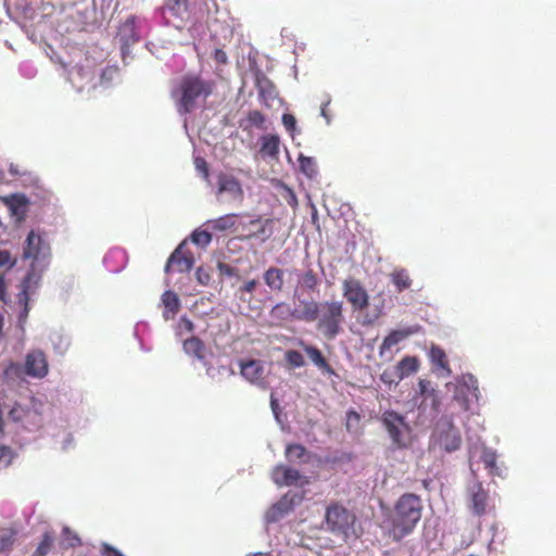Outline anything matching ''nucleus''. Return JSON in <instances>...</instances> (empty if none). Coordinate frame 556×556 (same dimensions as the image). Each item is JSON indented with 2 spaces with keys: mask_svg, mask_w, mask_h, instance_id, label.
<instances>
[{
  "mask_svg": "<svg viewBox=\"0 0 556 556\" xmlns=\"http://www.w3.org/2000/svg\"><path fill=\"white\" fill-rule=\"evenodd\" d=\"M422 508L420 496L414 493L400 496L389 515L388 538L400 542L410 534L421 519Z\"/></svg>",
  "mask_w": 556,
  "mask_h": 556,
  "instance_id": "obj_1",
  "label": "nucleus"
},
{
  "mask_svg": "<svg viewBox=\"0 0 556 556\" xmlns=\"http://www.w3.org/2000/svg\"><path fill=\"white\" fill-rule=\"evenodd\" d=\"M214 89V80L205 79L200 74L187 73L180 77L172 96L177 100L179 112L186 114L195 108L199 100H206L212 96Z\"/></svg>",
  "mask_w": 556,
  "mask_h": 556,
  "instance_id": "obj_2",
  "label": "nucleus"
},
{
  "mask_svg": "<svg viewBox=\"0 0 556 556\" xmlns=\"http://www.w3.org/2000/svg\"><path fill=\"white\" fill-rule=\"evenodd\" d=\"M344 308L341 301L320 302L316 329L326 339L333 340L342 331L344 324Z\"/></svg>",
  "mask_w": 556,
  "mask_h": 556,
  "instance_id": "obj_3",
  "label": "nucleus"
},
{
  "mask_svg": "<svg viewBox=\"0 0 556 556\" xmlns=\"http://www.w3.org/2000/svg\"><path fill=\"white\" fill-rule=\"evenodd\" d=\"M387 429L394 447H406L410 442V429L402 416L394 413L384 414Z\"/></svg>",
  "mask_w": 556,
  "mask_h": 556,
  "instance_id": "obj_4",
  "label": "nucleus"
},
{
  "mask_svg": "<svg viewBox=\"0 0 556 556\" xmlns=\"http://www.w3.org/2000/svg\"><path fill=\"white\" fill-rule=\"evenodd\" d=\"M434 442L445 452H454L460 447L462 437L451 420H440L434 434Z\"/></svg>",
  "mask_w": 556,
  "mask_h": 556,
  "instance_id": "obj_5",
  "label": "nucleus"
},
{
  "mask_svg": "<svg viewBox=\"0 0 556 556\" xmlns=\"http://www.w3.org/2000/svg\"><path fill=\"white\" fill-rule=\"evenodd\" d=\"M355 517L345 507L333 504L327 508L326 521L331 531L346 533Z\"/></svg>",
  "mask_w": 556,
  "mask_h": 556,
  "instance_id": "obj_6",
  "label": "nucleus"
},
{
  "mask_svg": "<svg viewBox=\"0 0 556 556\" xmlns=\"http://www.w3.org/2000/svg\"><path fill=\"white\" fill-rule=\"evenodd\" d=\"M187 242L182 241L170 254L165 265V273H169L173 266L178 273H188L194 265L193 253L187 249Z\"/></svg>",
  "mask_w": 556,
  "mask_h": 556,
  "instance_id": "obj_7",
  "label": "nucleus"
},
{
  "mask_svg": "<svg viewBox=\"0 0 556 556\" xmlns=\"http://www.w3.org/2000/svg\"><path fill=\"white\" fill-rule=\"evenodd\" d=\"M217 193H227L231 201L242 203L244 191L240 180L231 174L219 173L217 176Z\"/></svg>",
  "mask_w": 556,
  "mask_h": 556,
  "instance_id": "obj_8",
  "label": "nucleus"
},
{
  "mask_svg": "<svg viewBox=\"0 0 556 556\" xmlns=\"http://www.w3.org/2000/svg\"><path fill=\"white\" fill-rule=\"evenodd\" d=\"M50 255V247L42 237L37 233L35 230H31L26 240L23 250V258L24 260H39L45 258Z\"/></svg>",
  "mask_w": 556,
  "mask_h": 556,
  "instance_id": "obj_9",
  "label": "nucleus"
},
{
  "mask_svg": "<svg viewBox=\"0 0 556 556\" xmlns=\"http://www.w3.org/2000/svg\"><path fill=\"white\" fill-rule=\"evenodd\" d=\"M343 295L353 306L354 311H362L368 306V295L359 281L346 279L343 282Z\"/></svg>",
  "mask_w": 556,
  "mask_h": 556,
  "instance_id": "obj_10",
  "label": "nucleus"
},
{
  "mask_svg": "<svg viewBox=\"0 0 556 556\" xmlns=\"http://www.w3.org/2000/svg\"><path fill=\"white\" fill-rule=\"evenodd\" d=\"M239 366L240 374L244 379L262 389L267 388V383L265 380V367L262 361H240Z\"/></svg>",
  "mask_w": 556,
  "mask_h": 556,
  "instance_id": "obj_11",
  "label": "nucleus"
},
{
  "mask_svg": "<svg viewBox=\"0 0 556 556\" xmlns=\"http://www.w3.org/2000/svg\"><path fill=\"white\" fill-rule=\"evenodd\" d=\"M25 372L34 378H43L48 374V361L40 350L29 352L25 357Z\"/></svg>",
  "mask_w": 556,
  "mask_h": 556,
  "instance_id": "obj_12",
  "label": "nucleus"
},
{
  "mask_svg": "<svg viewBox=\"0 0 556 556\" xmlns=\"http://www.w3.org/2000/svg\"><path fill=\"white\" fill-rule=\"evenodd\" d=\"M320 302L314 300H300L292 309L291 319L313 323L318 318Z\"/></svg>",
  "mask_w": 556,
  "mask_h": 556,
  "instance_id": "obj_13",
  "label": "nucleus"
},
{
  "mask_svg": "<svg viewBox=\"0 0 556 556\" xmlns=\"http://www.w3.org/2000/svg\"><path fill=\"white\" fill-rule=\"evenodd\" d=\"M33 274H27L18 285V292L15 296L14 304L18 308V318L25 321L29 313V289L31 286Z\"/></svg>",
  "mask_w": 556,
  "mask_h": 556,
  "instance_id": "obj_14",
  "label": "nucleus"
},
{
  "mask_svg": "<svg viewBox=\"0 0 556 556\" xmlns=\"http://www.w3.org/2000/svg\"><path fill=\"white\" fill-rule=\"evenodd\" d=\"M271 479L275 484L282 485H295L302 479V476L299 470L286 466V465H277L271 472Z\"/></svg>",
  "mask_w": 556,
  "mask_h": 556,
  "instance_id": "obj_15",
  "label": "nucleus"
},
{
  "mask_svg": "<svg viewBox=\"0 0 556 556\" xmlns=\"http://www.w3.org/2000/svg\"><path fill=\"white\" fill-rule=\"evenodd\" d=\"M1 201L9 207L12 215L20 220L24 219L29 205L28 198L23 193H12L1 198Z\"/></svg>",
  "mask_w": 556,
  "mask_h": 556,
  "instance_id": "obj_16",
  "label": "nucleus"
},
{
  "mask_svg": "<svg viewBox=\"0 0 556 556\" xmlns=\"http://www.w3.org/2000/svg\"><path fill=\"white\" fill-rule=\"evenodd\" d=\"M118 38L123 48L129 47L140 40L135 16L127 17L126 21L119 26Z\"/></svg>",
  "mask_w": 556,
  "mask_h": 556,
  "instance_id": "obj_17",
  "label": "nucleus"
},
{
  "mask_svg": "<svg viewBox=\"0 0 556 556\" xmlns=\"http://www.w3.org/2000/svg\"><path fill=\"white\" fill-rule=\"evenodd\" d=\"M263 280L274 293H280L285 289V270L277 266H269L263 274Z\"/></svg>",
  "mask_w": 556,
  "mask_h": 556,
  "instance_id": "obj_18",
  "label": "nucleus"
},
{
  "mask_svg": "<svg viewBox=\"0 0 556 556\" xmlns=\"http://www.w3.org/2000/svg\"><path fill=\"white\" fill-rule=\"evenodd\" d=\"M489 494L480 482L470 488L471 510L477 516H482L486 510Z\"/></svg>",
  "mask_w": 556,
  "mask_h": 556,
  "instance_id": "obj_19",
  "label": "nucleus"
},
{
  "mask_svg": "<svg viewBox=\"0 0 556 556\" xmlns=\"http://www.w3.org/2000/svg\"><path fill=\"white\" fill-rule=\"evenodd\" d=\"M255 86L258 90L260 98L267 106L269 105V101L276 99L278 96L276 86L264 74L256 75Z\"/></svg>",
  "mask_w": 556,
  "mask_h": 556,
  "instance_id": "obj_20",
  "label": "nucleus"
},
{
  "mask_svg": "<svg viewBox=\"0 0 556 556\" xmlns=\"http://www.w3.org/2000/svg\"><path fill=\"white\" fill-rule=\"evenodd\" d=\"M280 139L277 135H265L261 137L260 154L263 157L277 159L279 155Z\"/></svg>",
  "mask_w": 556,
  "mask_h": 556,
  "instance_id": "obj_21",
  "label": "nucleus"
},
{
  "mask_svg": "<svg viewBox=\"0 0 556 556\" xmlns=\"http://www.w3.org/2000/svg\"><path fill=\"white\" fill-rule=\"evenodd\" d=\"M162 303L164 305L163 317L165 320H169L175 317V315L180 309V301L178 295L170 290L165 291L162 294Z\"/></svg>",
  "mask_w": 556,
  "mask_h": 556,
  "instance_id": "obj_22",
  "label": "nucleus"
},
{
  "mask_svg": "<svg viewBox=\"0 0 556 556\" xmlns=\"http://www.w3.org/2000/svg\"><path fill=\"white\" fill-rule=\"evenodd\" d=\"M266 119L262 112L257 110L250 111L245 118L241 119L239 126L243 131L251 132L253 128L266 129Z\"/></svg>",
  "mask_w": 556,
  "mask_h": 556,
  "instance_id": "obj_23",
  "label": "nucleus"
},
{
  "mask_svg": "<svg viewBox=\"0 0 556 556\" xmlns=\"http://www.w3.org/2000/svg\"><path fill=\"white\" fill-rule=\"evenodd\" d=\"M238 217V214H226L207 220L206 226L213 231H226L236 227Z\"/></svg>",
  "mask_w": 556,
  "mask_h": 556,
  "instance_id": "obj_24",
  "label": "nucleus"
},
{
  "mask_svg": "<svg viewBox=\"0 0 556 556\" xmlns=\"http://www.w3.org/2000/svg\"><path fill=\"white\" fill-rule=\"evenodd\" d=\"M164 7L165 10L180 22H185L189 18L188 0H165Z\"/></svg>",
  "mask_w": 556,
  "mask_h": 556,
  "instance_id": "obj_25",
  "label": "nucleus"
},
{
  "mask_svg": "<svg viewBox=\"0 0 556 556\" xmlns=\"http://www.w3.org/2000/svg\"><path fill=\"white\" fill-rule=\"evenodd\" d=\"M319 282L318 275L312 268L306 269L298 277L299 287L309 292L317 291Z\"/></svg>",
  "mask_w": 556,
  "mask_h": 556,
  "instance_id": "obj_26",
  "label": "nucleus"
},
{
  "mask_svg": "<svg viewBox=\"0 0 556 556\" xmlns=\"http://www.w3.org/2000/svg\"><path fill=\"white\" fill-rule=\"evenodd\" d=\"M419 368V361L415 356H406L396 365V377L399 379H403L414 372H416Z\"/></svg>",
  "mask_w": 556,
  "mask_h": 556,
  "instance_id": "obj_27",
  "label": "nucleus"
},
{
  "mask_svg": "<svg viewBox=\"0 0 556 556\" xmlns=\"http://www.w3.org/2000/svg\"><path fill=\"white\" fill-rule=\"evenodd\" d=\"M299 344L303 348L304 352L318 368L323 370H330L328 362L316 346L308 345L304 341H300Z\"/></svg>",
  "mask_w": 556,
  "mask_h": 556,
  "instance_id": "obj_28",
  "label": "nucleus"
},
{
  "mask_svg": "<svg viewBox=\"0 0 556 556\" xmlns=\"http://www.w3.org/2000/svg\"><path fill=\"white\" fill-rule=\"evenodd\" d=\"M390 278L397 292L407 290L412 286V279L405 269L394 270L390 274Z\"/></svg>",
  "mask_w": 556,
  "mask_h": 556,
  "instance_id": "obj_29",
  "label": "nucleus"
},
{
  "mask_svg": "<svg viewBox=\"0 0 556 556\" xmlns=\"http://www.w3.org/2000/svg\"><path fill=\"white\" fill-rule=\"evenodd\" d=\"M17 531L14 528H0V553L12 549Z\"/></svg>",
  "mask_w": 556,
  "mask_h": 556,
  "instance_id": "obj_30",
  "label": "nucleus"
},
{
  "mask_svg": "<svg viewBox=\"0 0 556 556\" xmlns=\"http://www.w3.org/2000/svg\"><path fill=\"white\" fill-rule=\"evenodd\" d=\"M417 329L406 328V329H397L391 331L387 337H384V349H389L399 342L403 341L410 334L415 333Z\"/></svg>",
  "mask_w": 556,
  "mask_h": 556,
  "instance_id": "obj_31",
  "label": "nucleus"
},
{
  "mask_svg": "<svg viewBox=\"0 0 556 556\" xmlns=\"http://www.w3.org/2000/svg\"><path fill=\"white\" fill-rule=\"evenodd\" d=\"M203 350L204 344L197 337H191L184 341V351L189 355H193L198 358H201L203 356Z\"/></svg>",
  "mask_w": 556,
  "mask_h": 556,
  "instance_id": "obj_32",
  "label": "nucleus"
},
{
  "mask_svg": "<svg viewBox=\"0 0 556 556\" xmlns=\"http://www.w3.org/2000/svg\"><path fill=\"white\" fill-rule=\"evenodd\" d=\"M290 509V505L286 500H281L274 504L269 511L267 513V518L269 521H277L280 519L285 514H287Z\"/></svg>",
  "mask_w": 556,
  "mask_h": 556,
  "instance_id": "obj_33",
  "label": "nucleus"
},
{
  "mask_svg": "<svg viewBox=\"0 0 556 556\" xmlns=\"http://www.w3.org/2000/svg\"><path fill=\"white\" fill-rule=\"evenodd\" d=\"M54 538L51 532H45L41 541L31 556H47L53 546Z\"/></svg>",
  "mask_w": 556,
  "mask_h": 556,
  "instance_id": "obj_34",
  "label": "nucleus"
},
{
  "mask_svg": "<svg viewBox=\"0 0 556 556\" xmlns=\"http://www.w3.org/2000/svg\"><path fill=\"white\" fill-rule=\"evenodd\" d=\"M299 164L301 172L308 178H313L317 175V165L314 159L308 156L300 155Z\"/></svg>",
  "mask_w": 556,
  "mask_h": 556,
  "instance_id": "obj_35",
  "label": "nucleus"
},
{
  "mask_svg": "<svg viewBox=\"0 0 556 556\" xmlns=\"http://www.w3.org/2000/svg\"><path fill=\"white\" fill-rule=\"evenodd\" d=\"M286 457L289 462L302 460L307 451L302 444H288L286 447Z\"/></svg>",
  "mask_w": 556,
  "mask_h": 556,
  "instance_id": "obj_36",
  "label": "nucleus"
},
{
  "mask_svg": "<svg viewBox=\"0 0 556 556\" xmlns=\"http://www.w3.org/2000/svg\"><path fill=\"white\" fill-rule=\"evenodd\" d=\"M430 357L434 365L450 372L446 354L441 348L432 346L430 350Z\"/></svg>",
  "mask_w": 556,
  "mask_h": 556,
  "instance_id": "obj_37",
  "label": "nucleus"
},
{
  "mask_svg": "<svg viewBox=\"0 0 556 556\" xmlns=\"http://www.w3.org/2000/svg\"><path fill=\"white\" fill-rule=\"evenodd\" d=\"M292 309L288 306L287 303L280 302L277 303L270 311V316L276 319L287 320L291 319Z\"/></svg>",
  "mask_w": 556,
  "mask_h": 556,
  "instance_id": "obj_38",
  "label": "nucleus"
},
{
  "mask_svg": "<svg viewBox=\"0 0 556 556\" xmlns=\"http://www.w3.org/2000/svg\"><path fill=\"white\" fill-rule=\"evenodd\" d=\"M191 241L194 244L205 248L211 243L212 235L206 230L197 229L191 235Z\"/></svg>",
  "mask_w": 556,
  "mask_h": 556,
  "instance_id": "obj_39",
  "label": "nucleus"
},
{
  "mask_svg": "<svg viewBox=\"0 0 556 556\" xmlns=\"http://www.w3.org/2000/svg\"><path fill=\"white\" fill-rule=\"evenodd\" d=\"M286 361L293 368H300L305 365L303 355L295 350H288L285 354Z\"/></svg>",
  "mask_w": 556,
  "mask_h": 556,
  "instance_id": "obj_40",
  "label": "nucleus"
},
{
  "mask_svg": "<svg viewBox=\"0 0 556 556\" xmlns=\"http://www.w3.org/2000/svg\"><path fill=\"white\" fill-rule=\"evenodd\" d=\"M418 384L421 396H424L425 400H427L428 397H432L433 404H435L437 395L435 390L431 386V382L429 380L420 379Z\"/></svg>",
  "mask_w": 556,
  "mask_h": 556,
  "instance_id": "obj_41",
  "label": "nucleus"
},
{
  "mask_svg": "<svg viewBox=\"0 0 556 556\" xmlns=\"http://www.w3.org/2000/svg\"><path fill=\"white\" fill-rule=\"evenodd\" d=\"M16 263V257H13L10 251L0 250V268L11 269Z\"/></svg>",
  "mask_w": 556,
  "mask_h": 556,
  "instance_id": "obj_42",
  "label": "nucleus"
},
{
  "mask_svg": "<svg viewBox=\"0 0 556 556\" xmlns=\"http://www.w3.org/2000/svg\"><path fill=\"white\" fill-rule=\"evenodd\" d=\"M194 167H195L197 172L203 177V179L208 180V177H210L208 164L203 157L197 156L194 159Z\"/></svg>",
  "mask_w": 556,
  "mask_h": 556,
  "instance_id": "obj_43",
  "label": "nucleus"
},
{
  "mask_svg": "<svg viewBox=\"0 0 556 556\" xmlns=\"http://www.w3.org/2000/svg\"><path fill=\"white\" fill-rule=\"evenodd\" d=\"M496 454L493 451H484L481 459L484 466L490 469L491 472H494L496 469Z\"/></svg>",
  "mask_w": 556,
  "mask_h": 556,
  "instance_id": "obj_44",
  "label": "nucleus"
},
{
  "mask_svg": "<svg viewBox=\"0 0 556 556\" xmlns=\"http://www.w3.org/2000/svg\"><path fill=\"white\" fill-rule=\"evenodd\" d=\"M195 279L202 286H207L211 282V273L208 268L199 266L195 270Z\"/></svg>",
  "mask_w": 556,
  "mask_h": 556,
  "instance_id": "obj_45",
  "label": "nucleus"
},
{
  "mask_svg": "<svg viewBox=\"0 0 556 556\" xmlns=\"http://www.w3.org/2000/svg\"><path fill=\"white\" fill-rule=\"evenodd\" d=\"M63 538L64 541L67 542V545L71 547L78 546L81 543L79 536L75 532H73L68 527L63 528Z\"/></svg>",
  "mask_w": 556,
  "mask_h": 556,
  "instance_id": "obj_46",
  "label": "nucleus"
},
{
  "mask_svg": "<svg viewBox=\"0 0 556 556\" xmlns=\"http://www.w3.org/2000/svg\"><path fill=\"white\" fill-rule=\"evenodd\" d=\"M13 459V453L10 447L0 446V468H7Z\"/></svg>",
  "mask_w": 556,
  "mask_h": 556,
  "instance_id": "obj_47",
  "label": "nucleus"
},
{
  "mask_svg": "<svg viewBox=\"0 0 556 556\" xmlns=\"http://www.w3.org/2000/svg\"><path fill=\"white\" fill-rule=\"evenodd\" d=\"M260 285L258 280L257 279H250V280H247L242 286H240L239 288V293L241 294L240 296L242 298L243 294H252L256 287Z\"/></svg>",
  "mask_w": 556,
  "mask_h": 556,
  "instance_id": "obj_48",
  "label": "nucleus"
},
{
  "mask_svg": "<svg viewBox=\"0 0 556 556\" xmlns=\"http://www.w3.org/2000/svg\"><path fill=\"white\" fill-rule=\"evenodd\" d=\"M271 220L270 219H266L264 223H262L261 218H254V219H251L250 220V225H256V224H262L260 229L253 233H250L248 235L249 238H252V237H262V236H265L266 235V226L268 224H270Z\"/></svg>",
  "mask_w": 556,
  "mask_h": 556,
  "instance_id": "obj_49",
  "label": "nucleus"
},
{
  "mask_svg": "<svg viewBox=\"0 0 556 556\" xmlns=\"http://www.w3.org/2000/svg\"><path fill=\"white\" fill-rule=\"evenodd\" d=\"M359 419H361V417L356 412H354V410L349 412L346 415V429L349 431H352L353 428H355L358 425Z\"/></svg>",
  "mask_w": 556,
  "mask_h": 556,
  "instance_id": "obj_50",
  "label": "nucleus"
},
{
  "mask_svg": "<svg viewBox=\"0 0 556 556\" xmlns=\"http://www.w3.org/2000/svg\"><path fill=\"white\" fill-rule=\"evenodd\" d=\"M282 124L288 131H293L295 129L296 119L291 114H283Z\"/></svg>",
  "mask_w": 556,
  "mask_h": 556,
  "instance_id": "obj_51",
  "label": "nucleus"
},
{
  "mask_svg": "<svg viewBox=\"0 0 556 556\" xmlns=\"http://www.w3.org/2000/svg\"><path fill=\"white\" fill-rule=\"evenodd\" d=\"M214 60L218 64H226L227 61H228V58H227V54H226V52L224 50L216 49L215 52H214Z\"/></svg>",
  "mask_w": 556,
  "mask_h": 556,
  "instance_id": "obj_52",
  "label": "nucleus"
},
{
  "mask_svg": "<svg viewBox=\"0 0 556 556\" xmlns=\"http://www.w3.org/2000/svg\"><path fill=\"white\" fill-rule=\"evenodd\" d=\"M218 269L226 276H232L235 274V268L225 263H218Z\"/></svg>",
  "mask_w": 556,
  "mask_h": 556,
  "instance_id": "obj_53",
  "label": "nucleus"
},
{
  "mask_svg": "<svg viewBox=\"0 0 556 556\" xmlns=\"http://www.w3.org/2000/svg\"><path fill=\"white\" fill-rule=\"evenodd\" d=\"M7 295V283L3 276L0 277V300L3 302H7L5 300Z\"/></svg>",
  "mask_w": 556,
  "mask_h": 556,
  "instance_id": "obj_54",
  "label": "nucleus"
},
{
  "mask_svg": "<svg viewBox=\"0 0 556 556\" xmlns=\"http://www.w3.org/2000/svg\"><path fill=\"white\" fill-rule=\"evenodd\" d=\"M288 194H289V198L287 199L288 204L291 206H296L298 200H296L295 193L291 189H288Z\"/></svg>",
  "mask_w": 556,
  "mask_h": 556,
  "instance_id": "obj_55",
  "label": "nucleus"
},
{
  "mask_svg": "<svg viewBox=\"0 0 556 556\" xmlns=\"http://www.w3.org/2000/svg\"><path fill=\"white\" fill-rule=\"evenodd\" d=\"M181 324L184 325V327L186 328L187 331H189V332L193 331L194 326H193V323L190 319H188L186 317H182L181 318Z\"/></svg>",
  "mask_w": 556,
  "mask_h": 556,
  "instance_id": "obj_56",
  "label": "nucleus"
},
{
  "mask_svg": "<svg viewBox=\"0 0 556 556\" xmlns=\"http://www.w3.org/2000/svg\"><path fill=\"white\" fill-rule=\"evenodd\" d=\"M327 105L328 103H326L325 105H323L321 108V115L326 118L327 123L329 124L330 123V117L328 115V111H327Z\"/></svg>",
  "mask_w": 556,
  "mask_h": 556,
  "instance_id": "obj_57",
  "label": "nucleus"
},
{
  "mask_svg": "<svg viewBox=\"0 0 556 556\" xmlns=\"http://www.w3.org/2000/svg\"><path fill=\"white\" fill-rule=\"evenodd\" d=\"M270 406L274 412L278 408V401L275 399L274 394L270 395Z\"/></svg>",
  "mask_w": 556,
  "mask_h": 556,
  "instance_id": "obj_58",
  "label": "nucleus"
},
{
  "mask_svg": "<svg viewBox=\"0 0 556 556\" xmlns=\"http://www.w3.org/2000/svg\"><path fill=\"white\" fill-rule=\"evenodd\" d=\"M2 178H3V172L0 170V179H2Z\"/></svg>",
  "mask_w": 556,
  "mask_h": 556,
  "instance_id": "obj_59",
  "label": "nucleus"
}]
</instances>
